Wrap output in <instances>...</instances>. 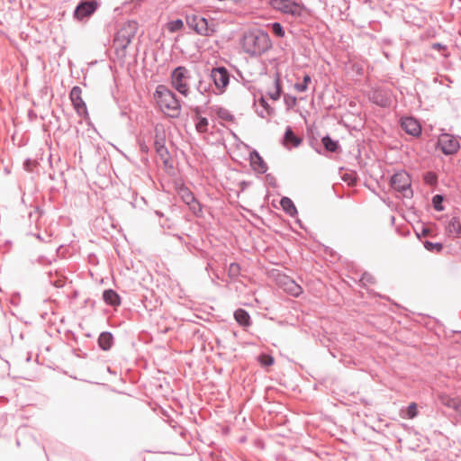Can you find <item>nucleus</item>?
<instances>
[{"label":"nucleus","mask_w":461,"mask_h":461,"mask_svg":"<svg viewBox=\"0 0 461 461\" xmlns=\"http://www.w3.org/2000/svg\"><path fill=\"white\" fill-rule=\"evenodd\" d=\"M99 6L98 0H81L74 11V18L77 21L89 18Z\"/></svg>","instance_id":"obj_9"},{"label":"nucleus","mask_w":461,"mask_h":461,"mask_svg":"<svg viewBox=\"0 0 461 461\" xmlns=\"http://www.w3.org/2000/svg\"><path fill=\"white\" fill-rule=\"evenodd\" d=\"M197 92L203 95L212 92L213 89H212L211 84L205 82L203 79H199L196 86H195Z\"/></svg>","instance_id":"obj_29"},{"label":"nucleus","mask_w":461,"mask_h":461,"mask_svg":"<svg viewBox=\"0 0 461 461\" xmlns=\"http://www.w3.org/2000/svg\"><path fill=\"white\" fill-rule=\"evenodd\" d=\"M235 321L242 327H249L251 324V320L249 312L244 309H237L234 312Z\"/></svg>","instance_id":"obj_21"},{"label":"nucleus","mask_w":461,"mask_h":461,"mask_svg":"<svg viewBox=\"0 0 461 461\" xmlns=\"http://www.w3.org/2000/svg\"><path fill=\"white\" fill-rule=\"evenodd\" d=\"M390 184L395 191L402 193L404 197H412L413 192L411 190V179L406 171L401 170L396 172L391 177Z\"/></svg>","instance_id":"obj_5"},{"label":"nucleus","mask_w":461,"mask_h":461,"mask_svg":"<svg viewBox=\"0 0 461 461\" xmlns=\"http://www.w3.org/2000/svg\"><path fill=\"white\" fill-rule=\"evenodd\" d=\"M282 143L287 149L291 147L296 148L302 143V139L294 133L290 126H287Z\"/></svg>","instance_id":"obj_16"},{"label":"nucleus","mask_w":461,"mask_h":461,"mask_svg":"<svg viewBox=\"0 0 461 461\" xmlns=\"http://www.w3.org/2000/svg\"><path fill=\"white\" fill-rule=\"evenodd\" d=\"M321 142L327 151L337 152L340 149L339 141L332 140L329 135L324 136Z\"/></svg>","instance_id":"obj_26"},{"label":"nucleus","mask_w":461,"mask_h":461,"mask_svg":"<svg viewBox=\"0 0 461 461\" xmlns=\"http://www.w3.org/2000/svg\"><path fill=\"white\" fill-rule=\"evenodd\" d=\"M154 98L161 110L170 118H178L181 114V104L176 95L164 85H158Z\"/></svg>","instance_id":"obj_2"},{"label":"nucleus","mask_w":461,"mask_h":461,"mask_svg":"<svg viewBox=\"0 0 461 461\" xmlns=\"http://www.w3.org/2000/svg\"><path fill=\"white\" fill-rule=\"evenodd\" d=\"M160 226L162 228L171 229L174 226V222L170 218L167 217L164 221H160Z\"/></svg>","instance_id":"obj_40"},{"label":"nucleus","mask_w":461,"mask_h":461,"mask_svg":"<svg viewBox=\"0 0 461 461\" xmlns=\"http://www.w3.org/2000/svg\"><path fill=\"white\" fill-rule=\"evenodd\" d=\"M98 345L103 350H109L113 345V334L108 331L102 332L98 338Z\"/></svg>","instance_id":"obj_22"},{"label":"nucleus","mask_w":461,"mask_h":461,"mask_svg":"<svg viewBox=\"0 0 461 461\" xmlns=\"http://www.w3.org/2000/svg\"><path fill=\"white\" fill-rule=\"evenodd\" d=\"M191 79V71L184 66H178L171 71L170 81L172 86L185 97L190 94Z\"/></svg>","instance_id":"obj_4"},{"label":"nucleus","mask_w":461,"mask_h":461,"mask_svg":"<svg viewBox=\"0 0 461 461\" xmlns=\"http://www.w3.org/2000/svg\"><path fill=\"white\" fill-rule=\"evenodd\" d=\"M312 78L310 77V75L308 74H305L303 76V80L302 83H296L294 85V88L298 91V92H305L307 89H308V84L311 82Z\"/></svg>","instance_id":"obj_32"},{"label":"nucleus","mask_w":461,"mask_h":461,"mask_svg":"<svg viewBox=\"0 0 461 461\" xmlns=\"http://www.w3.org/2000/svg\"><path fill=\"white\" fill-rule=\"evenodd\" d=\"M155 213H156V215H158L160 218L164 217V214L159 211H156Z\"/></svg>","instance_id":"obj_46"},{"label":"nucleus","mask_w":461,"mask_h":461,"mask_svg":"<svg viewBox=\"0 0 461 461\" xmlns=\"http://www.w3.org/2000/svg\"><path fill=\"white\" fill-rule=\"evenodd\" d=\"M167 28L170 32H176L184 28V22L181 19H176L167 23Z\"/></svg>","instance_id":"obj_31"},{"label":"nucleus","mask_w":461,"mask_h":461,"mask_svg":"<svg viewBox=\"0 0 461 461\" xmlns=\"http://www.w3.org/2000/svg\"><path fill=\"white\" fill-rule=\"evenodd\" d=\"M103 299L106 304L117 307L121 304V297L113 289L104 290L103 293Z\"/></svg>","instance_id":"obj_19"},{"label":"nucleus","mask_w":461,"mask_h":461,"mask_svg":"<svg viewBox=\"0 0 461 461\" xmlns=\"http://www.w3.org/2000/svg\"><path fill=\"white\" fill-rule=\"evenodd\" d=\"M208 120L205 117L197 116L195 118V129L199 133H205L208 131Z\"/></svg>","instance_id":"obj_27"},{"label":"nucleus","mask_w":461,"mask_h":461,"mask_svg":"<svg viewBox=\"0 0 461 461\" xmlns=\"http://www.w3.org/2000/svg\"><path fill=\"white\" fill-rule=\"evenodd\" d=\"M285 290L293 296H299L303 293V288L297 285L294 281L289 280L286 283Z\"/></svg>","instance_id":"obj_28"},{"label":"nucleus","mask_w":461,"mask_h":461,"mask_svg":"<svg viewBox=\"0 0 461 461\" xmlns=\"http://www.w3.org/2000/svg\"><path fill=\"white\" fill-rule=\"evenodd\" d=\"M372 100L381 107H387L391 104V95L388 91L376 90L373 93Z\"/></svg>","instance_id":"obj_17"},{"label":"nucleus","mask_w":461,"mask_h":461,"mask_svg":"<svg viewBox=\"0 0 461 461\" xmlns=\"http://www.w3.org/2000/svg\"><path fill=\"white\" fill-rule=\"evenodd\" d=\"M273 362H274L273 357H267V360H265V361L263 362V365H265V366H270V365H272V364H273Z\"/></svg>","instance_id":"obj_43"},{"label":"nucleus","mask_w":461,"mask_h":461,"mask_svg":"<svg viewBox=\"0 0 461 461\" xmlns=\"http://www.w3.org/2000/svg\"><path fill=\"white\" fill-rule=\"evenodd\" d=\"M240 44L243 51L250 57L260 56L272 47L268 33L258 28L245 32Z\"/></svg>","instance_id":"obj_1"},{"label":"nucleus","mask_w":461,"mask_h":461,"mask_svg":"<svg viewBox=\"0 0 461 461\" xmlns=\"http://www.w3.org/2000/svg\"><path fill=\"white\" fill-rule=\"evenodd\" d=\"M182 198L185 203H186L190 210H192L194 213L198 212H200L202 211L199 202L189 190L186 189L183 192Z\"/></svg>","instance_id":"obj_18"},{"label":"nucleus","mask_w":461,"mask_h":461,"mask_svg":"<svg viewBox=\"0 0 461 461\" xmlns=\"http://www.w3.org/2000/svg\"><path fill=\"white\" fill-rule=\"evenodd\" d=\"M186 23L192 30L200 35L209 36L214 32L213 24H209L207 19L201 15H188Z\"/></svg>","instance_id":"obj_8"},{"label":"nucleus","mask_w":461,"mask_h":461,"mask_svg":"<svg viewBox=\"0 0 461 461\" xmlns=\"http://www.w3.org/2000/svg\"><path fill=\"white\" fill-rule=\"evenodd\" d=\"M275 89L268 93V95L273 100H278L281 95V84H280V77L278 74L276 75L275 78Z\"/></svg>","instance_id":"obj_30"},{"label":"nucleus","mask_w":461,"mask_h":461,"mask_svg":"<svg viewBox=\"0 0 461 461\" xmlns=\"http://www.w3.org/2000/svg\"><path fill=\"white\" fill-rule=\"evenodd\" d=\"M417 404L415 402H411L406 409L405 417L408 419H413L417 416Z\"/></svg>","instance_id":"obj_37"},{"label":"nucleus","mask_w":461,"mask_h":461,"mask_svg":"<svg viewBox=\"0 0 461 461\" xmlns=\"http://www.w3.org/2000/svg\"><path fill=\"white\" fill-rule=\"evenodd\" d=\"M154 147L157 154L161 158V159L167 160L168 158L169 152L166 148V138L163 134H156Z\"/></svg>","instance_id":"obj_15"},{"label":"nucleus","mask_w":461,"mask_h":461,"mask_svg":"<svg viewBox=\"0 0 461 461\" xmlns=\"http://www.w3.org/2000/svg\"><path fill=\"white\" fill-rule=\"evenodd\" d=\"M271 6L283 14L300 17L303 13V5L294 0H271Z\"/></svg>","instance_id":"obj_7"},{"label":"nucleus","mask_w":461,"mask_h":461,"mask_svg":"<svg viewBox=\"0 0 461 461\" xmlns=\"http://www.w3.org/2000/svg\"><path fill=\"white\" fill-rule=\"evenodd\" d=\"M250 164L253 169L260 174H264L267 170V165L257 150H253L249 154Z\"/></svg>","instance_id":"obj_13"},{"label":"nucleus","mask_w":461,"mask_h":461,"mask_svg":"<svg viewBox=\"0 0 461 461\" xmlns=\"http://www.w3.org/2000/svg\"><path fill=\"white\" fill-rule=\"evenodd\" d=\"M401 126L402 130L414 137L421 133V126L417 120L412 117H406L402 120Z\"/></svg>","instance_id":"obj_12"},{"label":"nucleus","mask_w":461,"mask_h":461,"mask_svg":"<svg viewBox=\"0 0 461 461\" xmlns=\"http://www.w3.org/2000/svg\"><path fill=\"white\" fill-rule=\"evenodd\" d=\"M240 274V266L238 263H231L228 268V276L234 279Z\"/></svg>","instance_id":"obj_33"},{"label":"nucleus","mask_w":461,"mask_h":461,"mask_svg":"<svg viewBox=\"0 0 461 461\" xmlns=\"http://www.w3.org/2000/svg\"><path fill=\"white\" fill-rule=\"evenodd\" d=\"M424 181L430 185H435L437 183L436 174L432 172H427L424 176Z\"/></svg>","instance_id":"obj_38"},{"label":"nucleus","mask_w":461,"mask_h":461,"mask_svg":"<svg viewBox=\"0 0 461 461\" xmlns=\"http://www.w3.org/2000/svg\"><path fill=\"white\" fill-rule=\"evenodd\" d=\"M138 29L136 22L129 21L125 23L116 32L113 45L115 51L119 55L122 52V56H124V51L135 37Z\"/></svg>","instance_id":"obj_3"},{"label":"nucleus","mask_w":461,"mask_h":461,"mask_svg":"<svg viewBox=\"0 0 461 461\" xmlns=\"http://www.w3.org/2000/svg\"><path fill=\"white\" fill-rule=\"evenodd\" d=\"M37 238L41 240H43V238H41V236L40 234L37 235Z\"/></svg>","instance_id":"obj_47"},{"label":"nucleus","mask_w":461,"mask_h":461,"mask_svg":"<svg viewBox=\"0 0 461 461\" xmlns=\"http://www.w3.org/2000/svg\"><path fill=\"white\" fill-rule=\"evenodd\" d=\"M424 247H425V249H426L427 250L431 251V252H432V251L439 252V251H441V250H442V249H443V245H442V243H440V242H435V243H434V242L428 241V240H426V241L424 242Z\"/></svg>","instance_id":"obj_34"},{"label":"nucleus","mask_w":461,"mask_h":461,"mask_svg":"<svg viewBox=\"0 0 461 461\" xmlns=\"http://www.w3.org/2000/svg\"><path fill=\"white\" fill-rule=\"evenodd\" d=\"M438 402L442 405L461 413V399L456 397H450L446 393H441L438 395Z\"/></svg>","instance_id":"obj_14"},{"label":"nucleus","mask_w":461,"mask_h":461,"mask_svg":"<svg viewBox=\"0 0 461 461\" xmlns=\"http://www.w3.org/2000/svg\"><path fill=\"white\" fill-rule=\"evenodd\" d=\"M284 101L288 107H293L296 104V97L294 95H285Z\"/></svg>","instance_id":"obj_39"},{"label":"nucleus","mask_w":461,"mask_h":461,"mask_svg":"<svg viewBox=\"0 0 461 461\" xmlns=\"http://www.w3.org/2000/svg\"><path fill=\"white\" fill-rule=\"evenodd\" d=\"M271 29L273 33L277 37L282 38L285 34L284 27L279 23H273L271 24Z\"/></svg>","instance_id":"obj_36"},{"label":"nucleus","mask_w":461,"mask_h":461,"mask_svg":"<svg viewBox=\"0 0 461 461\" xmlns=\"http://www.w3.org/2000/svg\"><path fill=\"white\" fill-rule=\"evenodd\" d=\"M361 281L364 282V283H374V277L368 274V273H364L362 275V277H361Z\"/></svg>","instance_id":"obj_41"},{"label":"nucleus","mask_w":461,"mask_h":461,"mask_svg":"<svg viewBox=\"0 0 461 461\" xmlns=\"http://www.w3.org/2000/svg\"><path fill=\"white\" fill-rule=\"evenodd\" d=\"M82 89L75 86L72 87L69 97L72 102L73 107L76 110L77 113L81 117H86L88 115L86 104L82 99Z\"/></svg>","instance_id":"obj_11"},{"label":"nucleus","mask_w":461,"mask_h":461,"mask_svg":"<svg viewBox=\"0 0 461 461\" xmlns=\"http://www.w3.org/2000/svg\"><path fill=\"white\" fill-rule=\"evenodd\" d=\"M212 111L216 113V115L223 121L226 122H233L235 117L234 115L226 108L221 106H212Z\"/></svg>","instance_id":"obj_25"},{"label":"nucleus","mask_w":461,"mask_h":461,"mask_svg":"<svg viewBox=\"0 0 461 461\" xmlns=\"http://www.w3.org/2000/svg\"><path fill=\"white\" fill-rule=\"evenodd\" d=\"M258 105L259 107L257 108V113L261 118H267L274 113V109L270 107L264 97L258 100Z\"/></svg>","instance_id":"obj_23"},{"label":"nucleus","mask_w":461,"mask_h":461,"mask_svg":"<svg viewBox=\"0 0 461 461\" xmlns=\"http://www.w3.org/2000/svg\"><path fill=\"white\" fill-rule=\"evenodd\" d=\"M438 145L445 155H453L460 148L458 139L448 133H443L438 137Z\"/></svg>","instance_id":"obj_10"},{"label":"nucleus","mask_w":461,"mask_h":461,"mask_svg":"<svg viewBox=\"0 0 461 461\" xmlns=\"http://www.w3.org/2000/svg\"><path fill=\"white\" fill-rule=\"evenodd\" d=\"M432 48H433L434 50H440V49H443V48H444V46H443L442 44H440V43H434V44L432 45Z\"/></svg>","instance_id":"obj_45"},{"label":"nucleus","mask_w":461,"mask_h":461,"mask_svg":"<svg viewBox=\"0 0 461 461\" xmlns=\"http://www.w3.org/2000/svg\"><path fill=\"white\" fill-rule=\"evenodd\" d=\"M140 150L144 153H147L149 151V147L144 141L140 140L139 141Z\"/></svg>","instance_id":"obj_42"},{"label":"nucleus","mask_w":461,"mask_h":461,"mask_svg":"<svg viewBox=\"0 0 461 461\" xmlns=\"http://www.w3.org/2000/svg\"><path fill=\"white\" fill-rule=\"evenodd\" d=\"M193 111H194V113H195V118H196L197 116H200V113H201V112H202V111H201V108H200L199 106L194 107V108L193 109Z\"/></svg>","instance_id":"obj_44"},{"label":"nucleus","mask_w":461,"mask_h":461,"mask_svg":"<svg viewBox=\"0 0 461 461\" xmlns=\"http://www.w3.org/2000/svg\"><path fill=\"white\" fill-rule=\"evenodd\" d=\"M280 204L285 212L289 216L294 217L297 214V209L294 202L289 197H283L280 201Z\"/></svg>","instance_id":"obj_24"},{"label":"nucleus","mask_w":461,"mask_h":461,"mask_svg":"<svg viewBox=\"0 0 461 461\" xmlns=\"http://www.w3.org/2000/svg\"><path fill=\"white\" fill-rule=\"evenodd\" d=\"M210 78L214 85L212 93L215 95H221L226 91L230 83V75L228 69L224 67L213 68L210 73Z\"/></svg>","instance_id":"obj_6"},{"label":"nucleus","mask_w":461,"mask_h":461,"mask_svg":"<svg viewBox=\"0 0 461 461\" xmlns=\"http://www.w3.org/2000/svg\"><path fill=\"white\" fill-rule=\"evenodd\" d=\"M210 103V98H208L205 102L206 104H208Z\"/></svg>","instance_id":"obj_48"},{"label":"nucleus","mask_w":461,"mask_h":461,"mask_svg":"<svg viewBox=\"0 0 461 461\" xmlns=\"http://www.w3.org/2000/svg\"><path fill=\"white\" fill-rule=\"evenodd\" d=\"M444 198L441 194H436L432 198V204L436 211L441 212L444 210V207L442 205Z\"/></svg>","instance_id":"obj_35"},{"label":"nucleus","mask_w":461,"mask_h":461,"mask_svg":"<svg viewBox=\"0 0 461 461\" xmlns=\"http://www.w3.org/2000/svg\"><path fill=\"white\" fill-rule=\"evenodd\" d=\"M447 230L456 238L461 237V218L454 216L447 222Z\"/></svg>","instance_id":"obj_20"}]
</instances>
